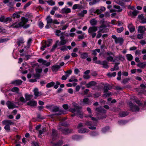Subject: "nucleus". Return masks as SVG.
I'll return each mask as SVG.
<instances>
[{"instance_id": "42", "label": "nucleus", "mask_w": 146, "mask_h": 146, "mask_svg": "<svg viewBox=\"0 0 146 146\" xmlns=\"http://www.w3.org/2000/svg\"><path fill=\"white\" fill-rule=\"evenodd\" d=\"M99 1L100 0H93L89 3V5H93L99 2Z\"/></svg>"}, {"instance_id": "29", "label": "nucleus", "mask_w": 146, "mask_h": 146, "mask_svg": "<svg viewBox=\"0 0 146 146\" xmlns=\"http://www.w3.org/2000/svg\"><path fill=\"white\" fill-rule=\"evenodd\" d=\"M82 6L81 5L79 4H76L73 5L72 7V9H73L75 10L76 9H80L82 8Z\"/></svg>"}, {"instance_id": "12", "label": "nucleus", "mask_w": 146, "mask_h": 146, "mask_svg": "<svg viewBox=\"0 0 146 146\" xmlns=\"http://www.w3.org/2000/svg\"><path fill=\"white\" fill-rule=\"evenodd\" d=\"M60 39L61 40L59 44V46L64 45L66 43L67 40L65 39L64 36L63 35L60 36Z\"/></svg>"}, {"instance_id": "16", "label": "nucleus", "mask_w": 146, "mask_h": 146, "mask_svg": "<svg viewBox=\"0 0 146 146\" xmlns=\"http://www.w3.org/2000/svg\"><path fill=\"white\" fill-rule=\"evenodd\" d=\"M23 81L20 80H17L12 82L11 84L15 85L16 86L21 85Z\"/></svg>"}, {"instance_id": "21", "label": "nucleus", "mask_w": 146, "mask_h": 146, "mask_svg": "<svg viewBox=\"0 0 146 146\" xmlns=\"http://www.w3.org/2000/svg\"><path fill=\"white\" fill-rule=\"evenodd\" d=\"M88 56V54L87 52H85L80 54V57L82 59H84L87 58Z\"/></svg>"}, {"instance_id": "27", "label": "nucleus", "mask_w": 146, "mask_h": 146, "mask_svg": "<svg viewBox=\"0 0 146 146\" xmlns=\"http://www.w3.org/2000/svg\"><path fill=\"white\" fill-rule=\"evenodd\" d=\"M37 102L36 101H29L27 104L31 106H34L36 105Z\"/></svg>"}, {"instance_id": "62", "label": "nucleus", "mask_w": 146, "mask_h": 146, "mask_svg": "<svg viewBox=\"0 0 146 146\" xmlns=\"http://www.w3.org/2000/svg\"><path fill=\"white\" fill-rule=\"evenodd\" d=\"M12 21V19L10 17H7L5 19L4 22L6 23L8 21Z\"/></svg>"}, {"instance_id": "9", "label": "nucleus", "mask_w": 146, "mask_h": 146, "mask_svg": "<svg viewBox=\"0 0 146 146\" xmlns=\"http://www.w3.org/2000/svg\"><path fill=\"white\" fill-rule=\"evenodd\" d=\"M85 125L88 126V128L92 130H95L96 129V128L94 126H92V125L96 126L97 125V123H93L91 121H86L85 123Z\"/></svg>"}, {"instance_id": "49", "label": "nucleus", "mask_w": 146, "mask_h": 146, "mask_svg": "<svg viewBox=\"0 0 146 146\" xmlns=\"http://www.w3.org/2000/svg\"><path fill=\"white\" fill-rule=\"evenodd\" d=\"M106 60L108 61H111V62H115V60H113V57L111 56H109L107 57L106 58Z\"/></svg>"}, {"instance_id": "54", "label": "nucleus", "mask_w": 146, "mask_h": 146, "mask_svg": "<svg viewBox=\"0 0 146 146\" xmlns=\"http://www.w3.org/2000/svg\"><path fill=\"white\" fill-rule=\"evenodd\" d=\"M32 3V1H30L26 4L24 7V9H25L26 7L29 6Z\"/></svg>"}, {"instance_id": "13", "label": "nucleus", "mask_w": 146, "mask_h": 146, "mask_svg": "<svg viewBox=\"0 0 146 146\" xmlns=\"http://www.w3.org/2000/svg\"><path fill=\"white\" fill-rule=\"evenodd\" d=\"M61 130L62 133L65 134H67L72 132V129L67 128H62L61 129Z\"/></svg>"}, {"instance_id": "34", "label": "nucleus", "mask_w": 146, "mask_h": 146, "mask_svg": "<svg viewBox=\"0 0 146 146\" xmlns=\"http://www.w3.org/2000/svg\"><path fill=\"white\" fill-rule=\"evenodd\" d=\"M59 40H58L56 41L55 44H54L52 47V48L51 49L50 52H52L54 51L57 46V44L59 42Z\"/></svg>"}, {"instance_id": "59", "label": "nucleus", "mask_w": 146, "mask_h": 146, "mask_svg": "<svg viewBox=\"0 0 146 146\" xmlns=\"http://www.w3.org/2000/svg\"><path fill=\"white\" fill-rule=\"evenodd\" d=\"M8 40L7 38H0V43H3L6 42Z\"/></svg>"}, {"instance_id": "46", "label": "nucleus", "mask_w": 146, "mask_h": 146, "mask_svg": "<svg viewBox=\"0 0 146 146\" xmlns=\"http://www.w3.org/2000/svg\"><path fill=\"white\" fill-rule=\"evenodd\" d=\"M49 5H53L55 4V2L54 1L52 0H50L46 1Z\"/></svg>"}, {"instance_id": "28", "label": "nucleus", "mask_w": 146, "mask_h": 146, "mask_svg": "<svg viewBox=\"0 0 146 146\" xmlns=\"http://www.w3.org/2000/svg\"><path fill=\"white\" fill-rule=\"evenodd\" d=\"M108 62L105 60L103 61L102 62V65H103V68H109V66L108 64Z\"/></svg>"}, {"instance_id": "53", "label": "nucleus", "mask_w": 146, "mask_h": 146, "mask_svg": "<svg viewBox=\"0 0 146 146\" xmlns=\"http://www.w3.org/2000/svg\"><path fill=\"white\" fill-rule=\"evenodd\" d=\"M99 133L96 131H93L90 133V135L92 136H95L98 135Z\"/></svg>"}, {"instance_id": "15", "label": "nucleus", "mask_w": 146, "mask_h": 146, "mask_svg": "<svg viewBox=\"0 0 146 146\" xmlns=\"http://www.w3.org/2000/svg\"><path fill=\"white\" fill-rule=\"evenodd\" d=\"M60 68V66L58 65H53L51 67V69L52 72H56Z\"/></svg>"}, {"instance_id": "52", "label": "nucleus", "mask_w": 146, "mask_h": 146, "mask_svg": "<svg viewBox=\"0 0 146 146\" xmlns=\"http://www.w3.org/2000/svg\"><path fill=\"white\" fill-rule=\"evenodd\" d=\"M20 15L17 13H15L13 15V17L14 18H19L20 17Z\"/></svg>"}, {"instance_id": "47", "label": "nucleus", "mask_w": 146, "mask_h": 146, "mask_svg": "<svg viewBox=\"0 0 146 146\" xmlns=\"http://www.w3.org/2000/svg\"><path fill=\"white\" fill-rule=\"evenodd\" d=\"M137 66L141 68H144L146 66V64L143 63H140L138 64Z\"/></svg>"}, {"instance_id": "18", "label": "nucleus", "mask_w": 146, "mask_h": 146, "mask_svg": "<svg viewBox=\"0 0 146 146\" xmlns=\"http://www.w3.org/2000/svg\"><path fill=\"white\" fill-rule=\"evenodd\" d=\"M146 31V29L145 27L139 26L138 27V31L140 33H143Z\"/></svg>"}, {"instance_id": "3", "label": "nucleus", "mask_w": 146, "mask_h": 146, "mask_svg": "<svg viewBox=\"0 0 146 146\" xmlns=\"http://www.w3.org/2000/svg\"><path fill=\"white\" fill-rule=\"evenodd\" d=\"M28 21V19H26L24 17H22L21 18V21L19 23H17V22H15L12 24L11 25V27H13L14 28H17L23 26L25 25L26 23Z\"/></svg>"}, {"instance_id": "24", "label": "nucleus", "mask_w": 146, "mask_h": 146, "mask_svg": "<svg viewBox=\"0 0 146 146\" xmlns=\"http://www.w3.org/2000/svg\"><path fill=\"white\" fill-rule=\"evenodd\" d=\"M46 131V128L44 127L39 130L38 131L39 137H41V135L43 134L44 132Z\"/></svg>"}, {"instance_id": "44", "label": "nucleus", "mask_w": 146, "mask_h": 146, "mask_svg": "<svg viewBox=\"0 0 146 146\" xmlns=\"http://www.w3.org/2000/svg\"><path fill=\"white\" fill-rule=\"evenodd\" d=\"M55 84V83L53 82H52L49 83L47 84L46 85L47 88H50L53 86Z\"/></svg>"}, {"instance_id": "60", "label": "nucleus", "mask_w": 146, "mask_h": 146, "mask_svg": "<svg viewBox=\"0 0 146 146\" xmlns=\"http://www.w3.org/2000/svg\"><path fill=\"white\" fill-rule=\"evenodd\" d=\"M129 80V79L127 78H126L124 79H123L122 81V83L124 84H125L127 83L128 82V81Z\"/></svg>"}, {"instance_id": "1", "label": "nucleus", "mask_w": 146, "mask_h": 146, "mask_svg": "<svg viewBox=\"0 0 146 146\" xmlns=\"http://www.w3.org/2000/svg\"><path fill=\"white\" fill-rule=\"evenodd\" d=\"M127 103L132 112H138L141 109H146V101H129Z\"/></svg>"}, {"instance_id": "61", "label": "nucleus", "mask_w": 146, "mask_h": 146, "mask_svg": "<svg viewBox=\"0 0 146 146\" xmlns=\"http://www.w3.org/2000/svg\"><path fill=\"white\" fill-rule=\"evenodd\" d=\"M89 11L90 14L93 15V13H95V9L94 8H92Z\"/></svg>"}, {"instance_id": "36", "label": "nucleus", "mask_w": 146, "mask_h": 146, "mask_svg": "<svg viewBox=\"0 0 146 146\" xmlns=\"http://www.w3.org/2000/svg\"><path fill=\"white\" fill-rule=\"evenodd\" d=\"M139 13V11H138L135 9L132 12H129V14L130 15L132 14L133 16H136Z\"/></svg>"}, {"instance_id": "8", "label": "nucleus", "mask_w": 146, "mask_h": 146, "mask_svg": "<svg viewBox=\"0 0 146 146\" xmlns=\"http://www.w3.org/2000/svg\"><path fill=\"white\" fill-rule=\"evenodd\" d=\"M112 37L115 40V43H119L120 45H121L122 44L124 41L122 38L121 37L118 38L115 35H112Z\"/></svg>"}, {"instance_id": "63", "label": "nucleus", "mask_w": 146, "mask_h": 146, "mask_svg": "<svg viewBox=\"0 0 146 146\" xmlns=\"http://www.w3.org/2000/svg\"><path fill=\"white\" fill-rule=\"evenodd\" d=\"M135 54L136 55H141V52L140 50H136L135 52Z\"/></svg>"}, {"instance_id": "41", "label": "nucleus", "mask_w": 146, "mask_h": 146, "mask_svg": "<svg viewBox=\"0 0 146 146\" xmlns=\"http://www.w3.org/2000/svg\"><path fill=\"white\" fill-rule=\"evenodd\" d=\"M73 81L75 82H77L78 80L75 78V76H72L70 79L69 80V82H72Z\"/></svg>"}, {"instance_id": "31", "label": "nucleus", "mask_w": 146, "mask_h": 146, "mask_svg": "<svg viewBox=\"0 0 146 146\" xmlns=\"http://www.w3.org/2000/svg\"><path fill=\"white\" fill-rule=\"evenodd\" d=\"M24 42V40L22 38H19L17 42V44L19 46H20L21 44H23Z\"/></svg>"}, {"instance_id": "50", "label": "nucleus", "mask_w": 146, "mask_h": 146, "mask_svg": "<svg viewBox=\"0 0 146 146\" xmlns=\"http://www.w3.org/2000/svg\"><path fill=\"white\" fill-rule=\"evenodd\" d=\"M116 58H118L119 60H120L122 61H124L125 60V58L123 57L120 54H119L118 56L116 57Z\"/></svg>"}, {"instance_id": "10", "label": "nucleus", "mask_w": 146, "mask_h": 146, "mask_svg": "<svg viewBox=\"0 0 146 146\" xmlns=\"http://www.w3.org/2000/svg\"><path fill=\"white\" fill-rule=\"evenodd\" d=\"M57 132L56 131L55 129H53L52 130V134L51 135V138L53 141H55L58 138Z\"/></svg>"}, {"instance_id": "48", "label": "nucleus", "mask_w": 146, "mask_h": 146, "mask_svg": "<svg viewBox=\"0 0 146 146\" xmlns=\"http://www.w3.org/2000/svg\"><path fill=\"white\" fill-rule=\"evenodd\" d=\"M42 64H44V65H45L46 66H49L50 64V62H47L45 60H44L42 63Z\"/></svg>"}, {"instance_id": "33", "label": "nucleus", "mask_w": 146, "mask_h": 146, "mask_svg": "<svg viewBox=\"0 0 146 146\" xmlns=\"http://www.w3.org/2000/svg\"><path fill=\"white\" fill-rule=\"evenodd\" d=\"M113 7L115 9H117V10H116L117 12H120L122 11V9L119 6L114 5L113 6Z\"/></svg>"}, {"instance_id": "38", "label": "nucleus", "mask_w": 146, "mask_h": 146, "mask_svg": "<svg viewBox=\"0 0 146 146\" xmlns=\"http://www.w3.org/2000/svg\"><path fill=\"white\" fill-rule=\"evenodd\" d=\"M63 144V141L62 140L59 141L55 143H53V146H60Z\"/></svg>"}, {"instance_id": "4", "label": "nucleus", "mask_w": 146, "mask_h": 146, "mask_svg": "<svg viewBox=\"0 0 146 146\" xmlns=\"http://www.w3.org/2000/svg\"><path fill=\"white\" fill-rule=\"evenodd\" d=\"M2 123L3 125H5L4 128L7 132H9L10 130V125L14 124V123L10 120H5L2 121Z\"/></svg>"}, {"instance_id": "25", "label": "nucleus", "mask_w": 146, "mask_h": 146, "mask_svg": "<svg viewBox=\"0 0 146 146\" xmlns=\"http://www.w3.org/2000/svg\"><path fill=\"white\" fill-rule=\"evenodd\" d=\"M128 27L129 29V31L130 32L132 33L135 30V27L133 26L131 23L129 24L128 25Z\"/></svg>"}, {"instance_id": "23", "label": "nucleus", "mask_w": 146, "mask_h": 146, "mask_svg": "<svg viewBox=\"0 0 146 146\" xmlns=\"http://www.w3.org/2000/svg\"><path fill=\"white\" fill-rule=\"evenodd\" d=\"M89 130L88 129L82 128L78 130V132L80 133H83L88 132Z\"/></svg>"}, {"instance_id": "7", "label": "nucleus", "mask_w": 146, "mask_h": 146, "mask_svg": "<svg viewBox=\"0 0 146 146\" xmlns=\"http://www.w3.org/2000/svg\"><path fill=\"white\" fill-rule=\"evenodd\" d=\"M96 113L98 114H99L101 113H103L104 114L103 116L101 117L100 119H103L106 118V115L105 113H106V111L104 108L101 106L97 108L95 110Z\"/></svg>"}, {"instance_id": "55", "label": "nucleus", "mask_w": 146, "mask_h": 146, "mask_svg": "<svg viewBox=\"0 0 146 146\" xmlns=\"http://www.w3.org/2000/svg\"><path fill=\"white\" fill-rule=\"evenodd\" d=\"M123 29L124 28L123 27L117 28V32L118 33H120L123 31Z\"/></svg>"}, {"instance_id": "39", "label": "nucleus", "mask_w": 146, "mask_h": 146, "mask_svg": "<svg viewBox=\"0 0 146 146\" xmlns=\"http://www.w3.org/2000/svg\"><path fill=\"white\" fill-rule=\"evenodd\" d=\"M11 91L14 92L18 93L19 91V90L18 87H15L12 89Z\"/></svg>"}, {"instance_id": "32", "label": "nucleus", "mask_w": 146, "mask_h": 146, "mask_svg": "<svg viewBox=\"0 0 146 146\" xmlns=\"http://www.w3.org/2000/svg\"><path fill=\"white\" fill-rule=\"evenodd\" d=\"M129 113L128 112L122 111L120 113H119V115L121 117H124L128 115Z\"/></svg>"}, {"instance_id": "56", "label": "nucleus", "mask_w": 146, "mask_h": 146, "mask_svg": "<svg viewBox=\"0 0 146 146\" xmlns=\"http://www.w3.org/2000/svg\"><path fill=\"white\" fill-rule=\"evenodd\" d=\"M38 25L39 27L41 29L44 26L43 23L41 21L39 22L38 23Z\"/></svg>"}, {"instance_id": "51", "label": "nucleus", "mask_w": 146, "mask_h": 146, "mask_svg": "<svg viewBox=\"0 0 146 146\" xmlns=\"http://www.w3.org/2000/svg\"><path fill=\"white\" fill-rule=\"evenodd\" d=\"M100 95V92L96 93L93 94V97L94 98H97L99 97Z\"/></svg>"}, {"instance_id": "14", "label": "nucleus", "mask_w": 146, "mask_h": 146, "mask_svg": "<svg viewBox=\"0 0 146 146\" xmlns=\"http://www.w3.org/2000/svg\"><path fill=\"white\" fill-rule=\"evenodd\" d=\"M7 105L9 109H13L15 108L14 104L11 101H7Z\"/></svg>"}, {"instance_id": "11", "label": "nucleus", "mask_w": 146, "mask_h": 146, "mask_svg": "<svg viewBox=\"0 0 146 146\" xmlns=\"http://www.w3.org/2000/svg\"><path fill=\"white\" fill-rule=\"evenodd\" d=\"M33 92L35 95V97H34L35 99H36L37 97L40 96L42 94L41 92L38 91V89L37 88L34 89Z\"/></svg>"}, {"instance_id": "17", "label": "nucleus", "mask_w": 146, "mask_h": 146, "mask_svg": "<svg viewBox=\"0 0 146 146\" xmlns=\"http://www.w3.org/2000/svg\"><path fill=\"white\" fill-rule=\"evenodd\" d=\"M71 12V10L70 9L67 8H64L62 9L60 11L62 13H68Z\"/></svg>"}, {"instance_id": "19", "label": "nucleus", "mask_w": 146, "mask_h": 146, "mask_svg": "<svg viewBox=\"0 0 146 146\" xmlns=\"http://www.w3.org/2000/svg\"><path fill=\"white\" fill-rule=\"evenodd\" d=\"M112 88V86L109 84H106L104 86V92H107L108 90Z\"/></svg>"}, {"instance_id": "6", "label": "nucleus", "mask_w": 146, "mask_h": 146, "mask_svg": "<svg viewBox=\"0 0 146 146\" xmlns=\"http://www.w3.org/2000/svg\"><path fill=\"white\" fill-rule=\"evenodd\" d=\"M46 108L47 109H49L52 112H61V111L58 107L56 106H54L52 104L47 105L46 106Z\"/></svg>"}, {"instance_id": "37", "label": "nucleus", "mask_w": 146, "mask_h": 146, "mask_svg": "<svg viewBox=\"0 0 146 146\" xmlns=\"http://www.w3.org/2000/svg\"><path fill=\"white\" fill-rule=\"evenodd\" d=\"M92 54L94 55H96L97 54L96 52H100V49L97 48L95 50H93L92 51Z\"/></svg>"}, {"instance_id": "35", "label": "nucleus", "mask_w": 146, "mask_h": 146, "mask_svg": "<svg viewBox=\"0 0 146 146\" xmlns=\"http://www.w3.org/2000/svg\"><path fill=\"white\" fill-rule=\"evenodd\" d=\"M110 130V128L108 126H106L103 128L102 130V132L103 133H105L108 131Z\"/></svg>"}, {"instance_id": "20", "label": "nucleus", "mask_w": 146, "mask_h": 146, "mask_svg": "<svg viewBox=\"0 0 146 146\" xmlns=\"http://www.w3.org/2000/svg\"><path fill=\"white\" fill-rule=\"evenodd\" d=\"M25 96L26 100H30L32 99L33 100V95L29 94L27 93L25 94Z\"/></svg>"}, {"instance_id": "57", "label": "nucleus", "mask_w": 146, "mask_h": 146, "mask_svg": "<svg viewBox=\"0 0 146 146\" xmlns=\"http://www.w3.org/2000/svg\"><path fill=\"white\" fill-rule=\"evenodd\" d=\"M119 64V63H115V65L114 66V68L115 69V70H117L119 69V67L118 66V65Z\"/></svg>"}, {"instance_id": "22", "label": "nucleus", "mask_w": 146, "mask_h": 146, "mask_svg": "<svg viewBox=\"0 0 146 146\" xmlns=\"http://www.w3.org/2000/svg\"><path fill=\"white\" fill-rule=\"evenodd\" d=\"M96 84V83L94 81H91L87 84L86 85V86L88 88H90V87L95 86Z\"/></svg>"}, {"instance_id": "30", "label": "nucleus", "mask_w": 146, "mask_h": 146, "mask_svg": "<svg viewBox=\"0 0 146 146\" xmlns=\"http://www.w3.org/2000/svg\"><path fill=\"white\" fill-rule=\"evenodd\" d=\"M46 20L47 21V23L48 24L52 23L53 20L51 18V17L50 15H48L47 17L46 18Z\"/></svg>"}, {"instance_id": "64", "label": "nucleus", "mask_w": 146, "mask_h": 146, "mask_svg": "<svg viewBox=\"0 0 146 146\" xmlns=\"http://www.w3.org/2000/svg\"><path fill=\"white\" fill-rule=\"evenodd\" d=\"M138 18L139 20H141V22L144 18V17L143 15H138Z\"/></svg>"}, {"instance_id": "43", "label": "nucleus", "mask_w": 146, "mask_h": 146, "mask_svg": "<svg viewBox=\"0 0 146 146\" xmlns=\"http://www.w3.org/2000/svg\"><path fill=\"white\" fill-rule=\"evenodd\" d=\"M116 75V73L115 72H114L112 73H109L107 74V75L110 77L112 76L114 77Z\"/></svg>"}, {"instance_id": "45", "label": "nucleus", "mask_w": 146, "mask_h": 146, "mask_svg": "<svg viewBox=\"0 0 146 146\" xmlns=\"http://www.w3.org/2000/svg\"><path fill=\"white\" fill-rule=\"evenodd\" d=\"M103 30L102 29H100V30L98 32V34L96 36L97 38H99L102 36V34L101 32H102L104 33V32H102Z\"/></svg>"}, {"instance_id": "26", "label": "nucleus", "mask_w": 146, "mask_h": 146, "mask_svg": "<svg viewBox=\"0 0 146 146\" xmlns=\"http://www.w3.org/2000/svg\"><path fill=\"white\" fill-rule=\"evenodd\" d=\"M90 23L91 25L95 26L97 25L98 23V21L96 20L95 19H93L90 21Z\"/></svg>"}, {"instance_id": "40", "label": "nucleus", "mask_w": 146, "mask_h": 146, "mask_svg": "<svg viewBox=\"0 0 146 146\" xmlns=\"http://www.w3.org/2000/svg\"><path fill=\"white\" fill-rule=\"evenodd\" d=\"M127 59L129 61H131L133 59V57L131 54H127L126 55Z\"/></svg>"}, {"instance_id": "5", "label": "nucleus", "mask_w": 146, "mask_h": 146, "mask_svg": "<svg viewBox=\"0 0 146 146\" xmlns=\"http://www.w3.org/2000/svg\"><path fill=\"white\" fill-rule=\"evenodd\" d=\"M98 29L97 27L95 26L90 27L88 29L89 35L91 36L92 38H94L96 35V33L95 32L98 30Z\"/></svg>"}, {"instance_id": "2", "label": "nucleus", "mask_w": 146, "mask_h": 146, "mask_svg": "<svg viewBox=\"0 0 146 146\" xmlns=\"http://www.w3.org/2000/svg\"><path fill=\"white\" fill-rule=\"evenodd\" d=\"M73 105L74 108H70L69 110V111L72 113H76L74 115H72V116L74 115H77L80 117L82 118L83 117V113L80 111L82 108L77 105V104L74 102L73 103Z\"/></svg>"}, {"instance_id": "58", "label": "nucleus", "mask_w": 146, "mask_h": 146, "mask_svg": "<svg viewBox=\"0 0 146 146\" xmlns=\"http://www.w3.org/2000/svg\"><path fill=\"white\" fill-rule=\"evenodd\" d=\"M86 117H88L91 118V119L94 121H97L98 120V119L96 118H95L94 117H92V116L91 115H89L88 116H86Z\"/></svg>"}]
</instances>
